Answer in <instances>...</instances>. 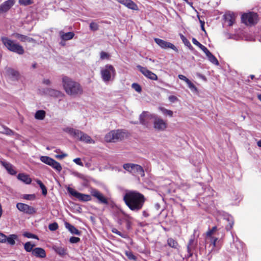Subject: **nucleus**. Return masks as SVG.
<instances>
[{
  "instance_id": "22",
  "label": "nucleus",
  "mask_w": 261,
  "mask_h": 261,
  "mask_svg": "<svg viewBox=\"0 0 261 261\" xmlns=\"http://www.w3.org/2000/svg\"><path fill=\"white\" fill-rule=\"evenodd\" d=\"M59 34L61 38L63 40H70L72 39L74 36V33L72 32L64 33L63 31H60Z\"/></svg>"
},
{
  "instance_id": "51",
  "label": "nucleus",
  "mask_w": 261,
  "mask_h": 261,
  "mask_svg": "<svg viewBox=\"0 0 261 261\" xmlns=\"http://www.w3.org/2000/svg\"><path fill=\"white\" fill-rule=\"evenodd\" d=\"M80 241V239L78 237H72L70 238L69 241L71 243H77Z\"/></svg>"
},
{
  "instance_id": "61",
  "label": "nucleus",
  "mask_w": 261,
  "mask_h": 261,
  "mask_svg": "<svg viewBox=\"0 0 261 261\" xmlns=\"http://www.w3.org/2000/svg\"><path fill=\"white\" fill-rule=\"evenodd\" d=\"M199 22L201 24V29L203 31H205L204 28V21H202L201 20L199 19Z\"/></svg>"
},
{
  "instance_id": "50",
  "label": "nucleus",
  "mask_w": 261,
  "mask_h": 261,
  "mask_svg": "<svg viewBox=\"0 0 261 261\" xmlns=\"http://www.w3.org/2000/svg\"><path fill=\"white\" fill-rule=\"evenodd\" d=\"M6 242L7 236L5 234L0 232V243H6Z\"/></svg>"
},
{
  "instance_id": "20",
  "label": "nucleus",
  "mask_w": 261,
  "mask_h": 261,
  "mask_svg": "<svg viewBox=\"0 0 261 261\" xmlns=\"http://www.w3.org/2000/svg\"><path fill=\"white\" fill-rule=\"evenodd\" d=\"M196 246L197 242H195L194 240V235H193L190 239L189 243L187 246V250L190 256L192 255V251L196 248Z\"/></svg>"
},
{
  "instance_id": "28",
  "label": "nucleus",
  "mask_w": 261,
  "mask_h": 261,
  "mask_svg": "<svg viewBox=\"0 0 261 261\" xmlns=\"http://www.w3.org/2000/svg\"><path fill=\"white\" fill-rule=\"evenodd\" d=\"M223 220L228 223V224L226 226V229L227 230H230L233 225V220L232 217L231 216L227 215L224 218Z\"/></svg>"
},
{
  "instance_id": "19",
  "label": "nucleus",
  "mask_w": 261,
  "mask_h": 261,
  "mask_svg": "<svg viewBox=\"0 0 261 261\" xmlns=\"http://www.w3.org/2000/svg\"><path fill=\"white\" fill-rule=\"evenodd\" d=\"M33 255L39 258H45L46 256L45 251L44 249L37 247L33 250Z\"/></svg>"
},
{
  "instance_id": "23",
  "label": "nucleus",
  "mask_w": 261,
  "mask_h": 261,
  "mask_svg": "<svg viewBox=\"0 0 261 261\" xmlns=\"http://www.w3.org/2000/svg\"><path fill=\"white\" fill-rule=\"evenodd\" d=\"M17 178L26 184H31L32 180L29 176L24 173H19L17 175Z\"/></svg>"
},
{
  "instance_id": "16",
  "label": "nucleus",
  "mask_w": 261,
  "mask_h": 261,
  "mask_svg": "<svg viewBox=\"0 0 261 261\" xmlns=\"http://www.w3.org/2000/svg\"><path fill=\"white\" fill-rule=\"evenodd\" d=\"M76 139L87 143H94V141L91 139L89 136L82 131H81V133L78 134Z\"/></svg>"
},
{
  "instance_id": "52",
  "label": "nucleus",
  "mask_w": 261,
  "mask_h": 261,
  "mask_svg": "<svg viewBox=\"0 0 261 261\" xmlns=\"http://www.w3.org/2000/svg\"><path fill=\"white\" fill-rule=\"evenodd\" d=\"M199 47L205 54V55L210 52L208 49L202 44H201Z\"/></svg>"
},
{
  "instance_id": "2",
  "label": "nucleus",
  "mask_w": 261,
  "mask_h": 261,
  "mask_svg": "<svg viewBox=\"0 0 261 261\" xmlns=\"http://www.w3.org/2000/svg\"><path fill=\"white\" fill-rule=\"evenodd\" d=\"M139 119L140 123L146 126L148 124V120H152L154 128L158 131H164L167 127L166 121L154 114L143 112L140 115Z\"/></svg>"
},
{
  "instance_id": "26",
  "label": "nucleus",
  "mask_w": 261,
  "mask_h": 261,
  "mask_svg": "<svg viewBox=\"0 0 261 261\" xmlns=\"http://www.w3.org/2000/svg\"><path fill=\"white\" fill-rule=\"evenodd\" d=\"M15 37L18 39L20 41L22 42H32L34 41V39L32 38L29 37L27 36L21 35L18 33L15 34L14 35Z\"/></svg>"
},
{
  "instance_id": "58",
  "label": "nucleus",
  "mask_w": 261,
  "mask_h": 261,
  "mask_svg": "<svg viewBox=\"0 0 261 261\" xmlns=\"http://www.w3.org/2000/svg\"><path fill=\"white\" fill-rule=\"evenodd\" d=\"M192 42L194 44L198 46V47H199L200 45L201 44L194 38L192 39Z\"/></svg>"
},
{
  "instance_id": "9",
  "label": "nucleus",
  "mask_w": 261,
  "mask_h": 261,
  "mask_svg": "<svg viewBox=\"0 0 261 261\" xmlns=\"http://www.w3.org/2000/svg\"><path fill=\"white\" fill-rule=\"evenodd\" d=\"M67 190L71 195L75 197L80 201L87 202L90 201L92 199L90 195L79 193L72 188L68 187Z\"/></svg>"
},
{
  "instance_id": "13",
  "label": "nucleus",
  "mask_w": 261,
  "mask_h": 261,
  "mask_svg": "<svg viewBox=\"0 0 261 261\" xmlns=\"http://www.w3.org/2000/svg\"><path fill=\"white\" fill-rule=\"evenodd\" d=\"M91 194L97 199L99 202L101 203L108 204V200L104 195L95 189H92L90 191Z\"/></svg>"
},
{
  "instance_id": "46",
  "label": "nucleus",
  "mask_w": 261,
  "mask_h": 261,
  "mask_svg": "<svg viewBox=\"0 0 261 261\" xmlns=\"http://www.w3.org/2000/svg\"><path fill=\"white\" fill-rule=\"evenodd\" d=\"M100 57L101 60L109 59L110 58V55L105 51H101L100 53Z\"/></svg>"
},
{
  "instance_id": "18",
  "label": "nucleus",
  "mask_w": 261,
  "mask_h": 261,
  "mask_svg": "<svg viewBox=\"0 0 261 261\" xmlns=\"http://www.w3.org/2000/svg\"><path fill=\"white\" fill-rule=\"evenodd\" d=\"M224 18L226 22L228 23L229 26H231L235 21V15L230 12L226 13L224 16Z\"/></svg>"
},
{
  "instance_id": "25",
  "label": "nucleus",
  "mask_w": 261,
  "mask_h": 261,
  "mask_svg": "<svg viewBox=\"0 0 261 261\" xmlns=\"http://www.w3.org/2000/svg\"><path fill=\"white\" fill-rule=\"evenodd\" d=\"M66 228L72 234L80 236L81 232L77 229H76L73 225H71L69 223H65Z\"/></svg>"
},
{
  "instance_id": "37",
  "label": "nucleus",
  "mask_w": 261,
  "mask_h": 261,
  "mask_svg": "<svg viewBox=\"0 0 261 261\" xmlns=\"http://www.w3.org/2000/svg\"><path fill=\"white\" fill-rule=\"evenodd\" d=\"M112 231L113 233L117 234L123 238H127L128 237L126 234L121 233L115 228H113L112 229Z\"/></svg>"
},
{
  "instance_id": "39",
  "label": "nucleus",
  "mask_w": 261,
  "mask_h": 261,
  "mask_svg": "<svg viewBox=\"0 0 261 261\" xmlns=\"http://www.w3.org/2000/svg\"><path fill=\"white\" fill-rule=\"evenodd\" d=\"M125 254L129 260H136V257L133 254L132 251H125Z\"/></svg>"
},
{
  "instance_id": "54",
  "label": "nucleus",
  "mask_w": 261,
  "mask_h": 261,
  "mask_svg": "<svg viewBox=\"0 0 261 261\" xmlns=\"http://www.w3.org/2000/svg\"><path fill=\"white\" fill-rule=\"evenodd\" d=\"M73 162L76 164L77 165H79L80 166H83V163L81 162V160L80 158H76L73 160Z\"/></svg>"
},
{
  "instance_id": "53",
  "label": "nucleus",
  "mask_w": 261,
  "mask_h": 261,
  "mask_svg": "<svg viewBox=\"0 0 261 261\" xmlns=\"http://www.w3.org/2000/svg\"><path fill=\"white\" fill-rule=\"evenodd\" d=\"M199 47L205 54V55L210 52L208 49L202 44H201Z\"/></svg>"
},
{
  "instance_id": "32",
  "label": "nucleus",
  "mask_w": 261,
  "mask_h": 261,
  "mask_svg": "<svg viewBox=\"0 0 261 261\" xmlns=\"http://www.w3.org/2000/svg\"><path fill=\"white\" fill-rule=\"evenodd\" d=\"M17 239L16 234H10L7 237V242L10 245H14L15 244V240Z\"/></svg>"
},
{
  "instance_id": "63",
  "label": "nucleus",
  "mask_w": 261,
  "mask_h": 261,
  "mask_svg": "<svg viewBox=\"0 0 261 261\" xmlns=\"http://www.w3.org/2000/svg\"><path fill=\"white\" fill-rule=\"evenodd\" d=\"M213 233V232L212 231V230H208L207 233H206V234L208 237H211V236Z\"/></svg>"
},
{
  "instance_id": "10",
  "label": "nucleus",
  "mask_w": 261,
  "mask_h": 261,
  "mask_svg": "<svg viewBox=\"0 0 261 261\" xmlns=\"http://www.w3.org/2000/svg\"><path fill=\"white\" fill-rule=\"evenodd\" d=\"M17 208L20 212L28 215H33L36 213V210L33 206L23 203H17Z\"/></svg>"
},
{
  "instance_id": "55",
  "label": "nucleus",
  "mask_w": 261,
  "mask_h": 261,
  "mask_svg": "<svg viewBox=\"0 0 261 261\" xmlns=\"http://www.w3.org/2000/svg\"><path fill=\"white\" fill-rule=\"evenodd\" d=\"M67 156V154L66 153H63L61 154L56 155L55 157L57 159H62L64 158L65 157H66Z\"/></svg>"
},
{
  "instance_id": "49",
  "label": "nucleus",
  "mask_w": 261,
  "mask_h": 261,
  "mask_svg": "<svg viewBox=\"0 0 261 261\" xmlns=\"http://www.w3.org/2000/svg\"><path fill=\"white\" fill-rule=\"evenodd\" d=\"M23 197L26 200H34L35 198V195L34 194H25Z\"/></svg>"
},
{
  "instance_id": "1",
  "label": "nucleus",
  "mask_w": 261,
  "mask_h": 261,
  "mask_svg": "<svg viewBox=\"0 0 261 261\" xmlns=\"http://www.w3.org/2000/svg\"><path fill=\"white\" fill-rule=\"evenodd\" d=\"M123 200L130 210L138 212L142 208L145 201V198L139 192L130 191L125 194Z\"/></svg>"
},
{
  "instance_id": "27",
  "label": "nucleus",
  "mask_w": 261,
  "mask_h": 261,
  "mask_svg": "<svg viewBox=\"0 0 261 261\" xmlns=\"http://www.w3.org/2000/svg\"><path fill=\"white\" fill-rule=\"evenodd\" d=\"M47 93L51 96L56 97H60L63 95L61 91L53 89H47Z\"/></svg>"
},
{
  "instance_id": "7",
  "label": "nucleus",
  "mask_w": 261,
  "mask_h": 261,
  "mask_svg": "<svg viewBox=\"0 0 261 261\" xmlns=\"http://www.w3.org/2000/svg\"><path fill=\"white\" fill-rule=\"evenodd\" d=\"M242 21L247 25H252L256 24L258 20V15L254 12L244 13L242 16Z\"/></svg>"
},
{
  "instance_id": "6",
  "label": "nucleus",
  "mask_w": 261,
  "mask_h": 261,
  "mask_svg": "<svg viewBox=\"0 0 261 261\" xmlns=\"http://www.w3.org/2000/svg\"><path fill=\"white\" fill-rule=\"evenodd\" d=\"M123 168L133 175L145 176L143 168L139 165L132 163H127L123 165Z\"/></svg>"
},
{
  "instance_id": "14",
  "label": "nucleus",
  "mask_w": 261,
  "mask_h": 261,
  "mask_svg": "<svg viewBox=\"0 0 261 261\" xmlns=\"http://www.w3.org/2000/svg\"><path fill=\"white\" fill-rule=\"evenodd\" d=\"M118 3L125 6L127 8L136 10H138L137 5L132 0H116Z\"/></svg>"
},
{
  "instance_id": "34",
  "label": "nucleus",
  "mask_w": 261,
  "mask_h": 261,
  "mask_svg": "<svg viewBox=\"0 0 261 261\" xmlns=\"http://www.w3.org/2000/svg\"><path fill=\"white\" fill-rule=\"evenodd\" d=\"M168 245L173 248H177L178 244L176 241L172 238H169L167 240Z\"/></svg>"
},
{
  "instance_id": "15",
  "label": "nucleus",
  "mask_w": 261,
  "mask_h": 261,
  "mask_svg": "<svg viewBox=\"0 0 261 261\" xmlns=\"http://www.w3.org/2000/svg\"><path fill=\"white\" fill-rule=\"evenodd\" d=\"M15 0H8L0 6V14L9 10L14 4Z\"/></svg>"
},
{
  "instance_id": "4",
  "label": "nucleus",
  "mask_w": 261,
  "mask_h": 261,
  "mask_svg": "<svg viewBox=\"0 0 261 261\" xmlns=\"http://www.w3.org/2000/svg\"><path fill=\"white\" fill-rule=\"evenodd\" d=\"M100 74L102 81L105 83H108L114 80L116 71L113 65L107 64L100 67Z\"/></svg>"
},
{
  "instance_id": "59",
  "label": "nucleus",
  "mask_w": 261,
  "mask_h": 261,
  "mask_svg": "<svg viewBox=\"0 0 261 261\" xmlns=\"http://www.w3.org/2000/svg\"><path fill=\"white\" fill-rule=\"evenodd\" d=\"M42 82L46 85H50L51 84V82L49 79H44Z\"/></svg>"
},
{
  "instance_id": "43",
  "label": "nucleus",
  "mask_w": 261,
  "mask_h": 261,
  "mask_svg": "<svg viewBox=\"0 0 261 261\" xmlns=\"http://www.w3.org/2000/svg\"><path fill=\"white\" fill-rule=\"evenodd\" d=\"M48 228L51 231L56 230L58 228V225L56 222L53 223L48 225Z\"/></svg>"
},
{
  "instance_id": "31",
  "label": "nucleus",
  "mask_w": 261,
  "mask_h": 261,
  "mask_svg": "<svg viewBox=\"0 0 261 261\" xmlns=\"http://www.w3.org/2000/svg\"><path fill=\"white\" fill-rule=\"evenodd\" d=\"M46 113L44 110H38L35 114V118L37 120H43L45 117Z\"/></svg>"
},
{
  "instance_id": "5",
  "label": "nucleus",
  "mask_w": 261,
  "mask_h": 261,
  "mask_svg": "<svg viewBox=\"0 0 261 261\" xmlns=\"http://www.w3.org/2000/svg\"><path fill=\"white\" fill-rule=\"evenodd\" d=\"M1 40L4 46L10 51L22 55L24 53L23 47L8 37H3Z\"/></svg>"
},
{
  "instance_id": "48",
  "label": "nucleus",
  "mask_w": 261,
  "mask_h": 261,
  "mask_svg": "<svg viewBox=\"0 0 261 261\" xmlns=\"http://www.w3.org/2000/svg\"><path fill=\"white\" fill-rule=\"evenodd\" d=\"M33 0H19V3L21 5L26 6L33 3Z\"/></svg>"
},
{
  "instance_id": "8",
  "label": "nucleus",
  "mask_w": 261,
  "mask_h": 261,
  "mask_svg": "<svg viewBox=\"0 0 261 261\" xmlns=\"http://www.w3.org/2000/svg\"><path fill=\"white\" fill-rule=\"evenodd\" d=\"M124 134L120 130H112L105 136V140L108 142H116L123 137Z\"/></svg>"
},
{
  "instance_id": "41",
  "label": "nucleus",
  "mask_w": 261,
  "mask_h": 261,
  "mask_svg": "<svg viewBox=\"0 0 261 261\" xmlns=\"http://www.w3.org/2000/svg\"><path fill=\"white\" fill-rule=\"evenodd\" d=\"M180 39L182 40L184 43L187 46H191L192 47V46L190 43V42L188 40V39L186 38V37H185L182 34H180Z\"/></svg>"
},
{
  "instance_id": "47",
  "label": "nucleus",
  "mask_w": 261,
  "mask_h": 261,
  "mask_svg": "<svg viewBox=\"0 0 261 261\" xmlns=\"http://www.w3.org/2000/svg\"><path fill=\"white\" fill-rule=\"evenodd\" d=\"M132 88L138 92H140L142 90L141 86L137 83H133L132 84Z\"/></svg>"
},
{
  "instance_id": "56",
  "label": "nucleus",
  "mask_w": 261,
  "mask_h": 261,
  "mask_svg": "<svg viewBox=\"0 0 261 261\" xmlns=\"http://www.w3.org/2000/svg\"><path fill=\"white\" fill-rule=\"evenodd\" d=\"M177 98L174 95H171L169 97V100L172 102H174L177 100Z\"/></svg>"
},
{
  "instance_id": "38",
  "label": "nucleus",
  "mask_w": 261,
  "mask_h": 261,
  "mask_svg": "<svg viewBox=\"0 0 261 261\" xmlns=\"http://www.w3.org/2000/svg\"><path fill=\"white\" fill-rule=\"evenodd\" d=\"M160 110L164 115H168L170 117L173 116V113L172 111L166 109L164 108H160Z\"/></svg>"
},
{
  "instance_id": "12",
  "label": "nucleus",
  "mask_w": 261,
  "mask_h": 261,
  "mask_svg": "<svg viewBox=\"0 0 261 261\" xmlns=\"http://www.w3.org/2000/svg\"><path fill=\"white\" fill-rule=\"evenodd\" d=\"M137 67L147 78L154 81H156L158 80V76L152 71L148 70L146 68L142 67L140 65H138Z\"/></svg>"
},
{
  "instance_id": "60",
  "label": "nucleus",
  "mask_w": 261,
  "mask_h": 261,
  "mask_svg": "<svg viewBox=\"0 0 261 261\" xmlns=\"http://www.w3.org/2000/svg\"><path fill=\"white\" fill-rule=\"evenodd\" d=\"M212 243L213 245V247H215L216 246V243L217 240V238H211Z\"/></svg>"
},
{
  "instance_id": "30",
  "label": "nucleus",
  "mask_w": 261,
  "mask_h": 261,
  "mask_svg": "<svg viewBox=\"0 0 261 261\" xmlns=\"http://www.w3.org/2000/svg\"><path fill=\"white\" fill-rule=\"evenodd\" d=\"M49 166H51L52 168L56 170L58 172H60L62 169V166L60 165L59 163L54 160L52 159L50 163L49 164Z\"/></svg>"
},
{
  "instance_id": "45",
  "label": "nucleus",
  "mask_w": 261,
  "mask_h": 261,
  "mask_svg": "<svg viewBox=\"0 0 261 261\" xmlns=\"http://www.w3.org/2000/svg\"><path fill=\"white\" fill-rule=\"evenodd\" d=\"M23 235L24 237H27L28 238L38 239V237L37 236L30 232H25L23 234Z\"/></svg>"
},
{
  "instance_id": "3",
  "label": "nucleus",
  "mask_w": 261,
  "mask_h": 261,
  "mask_svg": "<svg viewBox=\"0 0 261 261\" xmlns=\"http://www.w3.org/2000/svg\"><path fill=\"white\" fill-rule=\"evenodd\" d=\"M62 84L66 93L69 95L75 96L83 93L80 84L67 76L63 77Z\"/></svg>"
},
{
  "instance_id": "33",
  "label": "nucleus",
  "mask_w": 261,
  "mask_h": 261,
  "mask_svg": "<svg viewBox=\"0 0 261 261\" xmlns=\"http://www.w3.org/2000/svg\"><path fill=\"white\" fill-rule=\"evenodd\" d=\"M206 57H207L208 60L213 64L218 65L219 62L216 58L210 51L207 54H206Z\"/></svg>"
},
{
  "instance_id": "36",
  "label": "nucleus",
  "mask_w": 261,
  "mask_h": 261,
  "mask_svg": "<svg viewBox=\"0 0 261 261\" xmlns=\"http://www.w3.org/2000/svg\"><path fill=\"white\" fill-rule=\"evenodd\" d=\"M40 159L42 162L49 165L53 159L47 156H41Z\"/></svg>"
},
{
  "instance_id": "35",
  "label": "nucleus",
  "mask_w": 261,
  "mask_h": 261,
  "mask_svg": "<svg viewBox=\"0 0 261 261\" xmlns=\"http://www.w3.org/2000/svg\"><path fill=\"white\" fill-rule=\"evenodd\" d=\"M35 246L34 244H32L30 242H27L24 245V248L27 252H33V248Z\"/></svg>"
},
{
  "instance_id": "62",
  "label": "nucleus",
  "mask_w": 261,
  "mask_h": 261,
  "mask_svg": "<svg viewBox=\"0 0 261 261\" xmlns=\"http://www.w3.org/2000/svg\"><path fill=\"white\" fill-rule=\"evenodd\" d=\"M42 194L43 195L45 196L47 194V193L46 188H45L43 189L42 190Z\"/></svg>"
},
{
  "instance_id": "40",
  "label": "nucleus",
  "mask_w": 261,
  "mask_h": 261,
  "mask_svg": "<svg viewBox=\"0 0 261 261\" xmlns=\"http://www.w3.org/2000/svg\"><path fill=\"white\" fill-rule=\"evenodd\" d=\"M90 29L92 31H96L98 30V24L94 22H92L89 25Z\"/></svg>"
},
{
  "instance_id": "21",
  "label": "nucleus",
  "mask_w": 261,
  "mask_h": 261,
  "mask_svg": "<svg viewBox=\"0 0 261 261\" xmlns=\"http://www.w3.org/2000/svg\"><path fill=\"white\" fill-rule=\"evenodd\" d=\"M2 164L11 175H14L17 173L16 171L12 164L6 162H2Z\"/></svg>"
},
{
  "instance_id": "24",
  "label": "nucleus",
  "mask_w": 261,
  "mask_h": 261,
  "mask_svg": "<svg viewBox=\"0 0 261 261\" xmlns=\"http://www.w3.org/2000/svg\"><path fill=\"white\" fill-rule=\"evenodd\" d=\"M9 76L13 81H17L19 79L20 75L19 72L13 69H9L8 70Z\"/></svg>"
},
{
  "instance_id": "17",
  "label": "nucleus",
  "mask_w": 261,
  "mask_h": 261,
  "mask_svg": "<svg viewBox=\"0 0 261 261\" xmlns=\"http://www.w3.org/2000/svg\"><path fill=\"white\" fill-rule=\"evenodd\" d=\"M63 130L75 139H76L77 137H78V134L81 133V130L70 127H64L63 128Z\"/></svg>"
},
{
  "instance_id": "11",
  "label": "nucleus",
  "mask_w": 261,
  "mask_h": 261,
  "mask_svg": "<svg viewBox=\"0 0 261 261\" xmlns=\"http://www.w3.org/2000/svg\"><path fill=\"white\" fill-rule=\"evenodd\" d=\"M154 40L155 42L162 48H171L176 52L178 51L177 48L173 44L170 42L159 38H154Z\"/></svg>"
},
{
  "instance_id": "44",
  "label": "nucleus",
  "mask_w": 261,
  "mask_h": 261,
  "mask_svg": "<svg viewBox=\"0 0 261 261\" xmlns=\"http://www.w3.org/2000/svg\"><path fill=\"white\" fill-rule=\"evenodd\" d=\"M188 85L189 88L193 92H197V88L195 87V86L189 80V82L187 83Z\"/></svg>"
},
{
  "instance_id": "57",
  "label": "nucleus",
  "mask_w": 261,
  "mask_h": 261,
  "mask_svg": "<svg viewBox=\"0 0 261 261\" xmlns=\"http://www.w3.org/2000/svg\"><path fill=\"white\" fill-rule=\"evenodd\" d=\"M178 78L181 80H183L185 81V82L187 83L188 82H189V80L187 79L185 75L179 74L178 75Z\"/></svg>"
},
{
  "instance_id": "64",
  "label": "nucleus",
  "mask_w": 261,
  "mask_h": 261,
  "mask_svg": "<svg viewBox=\"0 0 261 261\" xmlns=\"http://www.w3.org/2000/svg\"><path fill=\"white\" fill-rule=\"evenodd\" d=\"M257 145L258 147H261V140L257 141Z\"/></svg>"
},
{
  "instance_id": "42",
  "label": "nucleus",
  "mask_w": 261,
  "mask_h": 261,
  "mask_svg": "<svg viewBox=\"0 0 261 261\" xmlns=\"http://www.w3.org/2000/svg\"><path fill=\"white\" fill-rule=\"evenodd\" d=\"M3 127L4 128V133L6 134V135H13L14 133V132L11 130V129H10L9 128L5 126H3Z\"/></svg>"
},
{
  "instance_id": "29",
  "label": "nucleus",
  "mask_w": 261,
  "mask_h": 261,
  "mask_svg": "<svg viewBox=\"0 0 261 261\" xmlns=\"http://www.w3.org/2000/svg\"><path fill=\"white\" fill-rule=\"evenodd\" d=\"M55 251L59 255L63 256L67 254V249L62 246H55L54 247Z\"/></svg>"
}]
</instances>
